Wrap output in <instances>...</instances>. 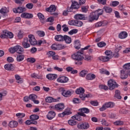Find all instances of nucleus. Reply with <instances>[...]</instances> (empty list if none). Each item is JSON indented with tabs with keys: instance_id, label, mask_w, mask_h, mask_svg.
I'll use <instances>...</instances> for the list:
<instances>
[{
	"instance_id": "e2e57ef3",
	"label": "nucleus",
	"mask_w": 130,
	"mask_h": 130,
	"mask_svg": "<svg viewBox=\"0 0 130 130\" xmlns=\"http://www.w3.org/2000/svg\"><path fill=\"white\" fill-rule=\"evenodd\" d=\"M16 46H14V47L10 48L9 49V52L10 53H15L16 52Z\"/></svg>"
},
{
	"instance_id": "cd10ccee",
	"label": "nucleus",
	"mask_w": 130,
	"mask_h": 130,
	"mask_svg": "<svg viewBox=\"0 0 130 130\" xmlns=\"http://www.w3.org/2000/svg\"><path fill=\"white\" fill-rule=\"evenodd\" d=\"M103 10L107 14H110V13H112V8L111 7L104 6Z\"/></svg>"
},
{
	"instance_id": "7c9ffc66",
	"label": "nucleus",
	"mask_w": 130,
	"mask_h": 130,
	"mask_svg": "<svg viewBox=\"0 0 130 130\" xmlns=\"http://www.w3.org/2000/svg\"><path fill=\"white\" fill-rule=\"evenodd\" d=\"M95 78H96V76L94 74H88L86 75V80H94Z\"/></svg>"
},
{
	"instance_id": "a18cd8bd",
	"label": "nucleus",
	"mask_w": 130,
	"mask_h": 130,
	"mask_svg": "<svg viewBox=\"0 0 130 130\" xmlns=\"http://www.w3.org/2000/svg\"><path fill=\"white\" fill-rule=\"evenodd\" d=\"M79 97L81 99L84 101L85 100V98H89V97H90V94H84V93H83L80 94Z\"/></svg>"
},
{
	"instance_id": "79ce46f5",
	"label": "nucleus",
	"mask_w": 130,
	"mask_h": 130,
	"mask_svg": "<svg viewBox=\"0 0 130 130\" xmlns=\"http://www.w3.org/2000/svg\"><path fill=\"white\" fill-rule=\"evenodd\" d=\"M29 118L32 120H37V119H39V116L37 115H31L30 116Z\"/></svg>"
},
{
	"instance_id": "423d86ee",
	"label": "nucleus",
	"mask_w": 130,
	"mask_h": 130,
	"mask_svg": "<svg viewBox=\"0 0 130 130\" xmlns=\"http://www.w3.org/2000/svg\"><path fill=\"white\" fill-rule=\"evenodd\" d=\"M87 20H88V22H93L95 20H98V16L95 13H91L87 17Z\"/></svg>"
},
{
	"instance_id": "2eb2a0df",
	"label": "nucleus",
	"mask_w": 130,
	"mask_h": 130,
	"mask_svg": "<svg viewBox=\"0 0 130 130\" xmlns=\"http://www.w3.org/2000/svg\"><path fill=\"white\" fill-rule=\"evenodd\" d=\"M18 122L16 121H11L8 124V126L10 127L11 128H15L18 126Z\"/></svg>"
},
{
	"instance_id": "aec40b11",
	"label": "nucleus",
	"mask_w": 130,
	"mask_h": 130,
	"mask_svg": "<svg viewBox=\"0 0 130 130\" xmlns=\"http://www.w3.org/2000/svg\"><path fill=\"white\" fill-rule=\"evenodd\" d=\"M38 16L42 24H45V23H46V20H45V17H44V15H43V14H42L41 13H39L38 14Z\"/></svg>"
},
{
	"instance_id": "c756f323",
	"label": "nucleus",
	"mask_w": 130,
	"mask_h": 130,
	"mask_svg": "<svg viewBox=\"0 0 130 130\" xmlns=\"http://www.w3.org/2000/svg\"><path fill=\"white\" fill-rule=\"evenodd\" d=\"M46 102H48V103H52V102H56V99L53 98L52 97L49 96L46 98Z\"/></svg>"
},
{
	"instance_id": "5fc2aeb1",
	"label": "nucleus",
	"mask_w": 130,
	"mask_h": 130,
	"mask_svg": "<svg viewBox=\"0 0 130 130\" xmlns=\"http://www.w3.org/2000/svg\"><path fill=\"white\" fill-rule=\"evenodd\" d=\"M98 46L99 47H104V46H106V43L104 42H101L98 43Z\"/></svg>"
},
{
	"instance_id": "052dcab7",
	"label": "nucleus",
	"mask_w": 130,
	"mask_h": 130,
	"mask_svg": "<svg viewBox=\"0 0 130 130\" xmlns=\"http://www.w3.org/2000/svg\"><path fill=\"white\" fill-rule=\"evenodd\" d=\"M25 115H26L25 114V113H18L16 114V116L17 117H21V118L23 117H25Z\"/></svg>"
},
{
	"instance_id": "69168bd1",
	"label": "nucleus",
	"mask_w": 130,
	"mask_h": 130,
	"mask_svg": "<svg viewBox=\"0 0 130 130\" xmlns=\"http://www.w3.org/2000/svg\"><path fill=\"white\" fill-rule=\"evenodd\" d=\"M119 5V2L118 1H114L112 2V6L113 7H117Z\"/></svg>"
},
{
	"instance_id": "338daca9",
	"label": "nucleus",
	"mask_w": 130,
	"mask_h": 130,
	"mask_svg": "<svg viewBox=\"0 0 130 130\" xmlns=\"http://www.w3.org/2000/svg\"><path fill=\"white\" fill-rule=\"evenodd\" d=\"M90 104H91V105H92V106H98V102L97 101H91L90 102Z\"/></svg>"
},
{
	"instance_id": "20e7f679",
	"label": "nucleus",
	"mask_w": 130,
	"mask_h": 130,
	"mask_svg": "<svg viewBox=\"0 0 130 130\" xmlns=\"http://www.w3.org/2000/svg\"><path fill=\"white\" fill-rule=\"evenodd\" d=\"M77 127L79 129H88L90 127V124L87 122H83L78 123Z\"/></svg>"
},
{
	"instance_id": "f704fd0d",
	"label": "nucleus",
	"mask_w": 130,
	"mask_h": 130,
	"mask_svg": "<svg viewBox=\"0 0 130 130\" xmlns=\"http://www.w3.org/2000/svg\"><path fill=\"white\" fill-rule=\"evenodd\" d=\"M115 94L114 95L115 98L117 99H121L122 97L120 95V91L119 90H115Z\"/></svg>"
},
{
	"instance_id": "ddd939ff",
	"label": "nucleus",
	"mask_w": 130,
	"mask_h": 130,
	"mask_svg": "<svg viewBox=\"0 0 130 130\" xmlns=\"http://www.w3.org/2000/svg\"><path fill=\"white\" fill-rule=\"evenodd\" d=\"M55 112L53 111H49L48 114L47 115V118L50 120H51V119H53L54 118V117H55Z\"/></svg>"
},
{
	"instance_id": "f03ea898",
	"label": "nucleus",
	"mask_w": 130,
	"mask_h": 130,
	"mask_svg": "<svg viewBox=\"0 0 130 130\" xmlns=\"http://www.w3.org/2000/svg\"><path fill=\"white\" fill-rule=\"evenodd\" d=\"M108 86L104 85H100L99 86L100 89H103V90H105V91H107L108 89L109 90H114L115 88H118V84L115 82V80L113 79H111L108 81ZM109 87V88H108Z\"/></svg>"
},
{
	"instance_id": "09e8293b",
	"label": "nucleus",
	"mask_w": 130,
	"mask_h": 130,
	"mask_svg": "<svg viewBox=\"0 0 130 130\" xmlns=\"http://www.w3.org/2000/svg\"><path fill=\"white\" fill-rule=\"evenodd\" d=\"M68 123L70 125H76L77 124V122L73 119H70L68 121Z\"/></svg>"
},
{
	"instance_id": "412c9836",
	"label": "nucleus",
	"mask_w": 130,
	"mask_h": 130,
	"mask_svg": "<svg viewBox=\"0 0 130 130\" xmlns=\"http://www.w3.org/2000/svg\"><path fill=\"white\" fill-rule=\"evenodd\" d=\"M15 50L16 52L19 54H22V53L24 52V49L21 47V46H16Z\"/></svg>"
},
{
	"instance_id": "c85d7f7f",
	"label": "nucleus",
	"mask_w": 130,
	"mask_h": 130,
	"mask_svg": "<svg viewBox=\"0 0 130 130\" xmlns=\"http://www.w3.org/2000/svg\"><path fill=\"white\" fill-rule=\"evenodd\" d=\"M63 41H65L66 43H67L68 44H70V43H71L72 42V38H71V37L67 35H64Z\"/></svg>"
},
{
	"instance_id": "4c0bfd02",
	"label": "nucleus",
	"mask_w": 130,
	"mask_h": 130,
	"mask_svg": "<svg viewBox=\"0 0 130 130\" xmlns=\"http://www.w3.org/2000/svg\"><path fill=\"white\" fill-rule=\"evenodd\" d=\"M15 77L16 80H17L16 82L18 83V84H22V83H23V80L21 79V77H20V76L16 75Z\"/></svg>"
},
{
	"instance_id": "4be33fe9",
	"label": "nucleus",
	"mask_w": 130,
	"mask_h": 130,
	"mask_svg": "<svg viewBox=\"0 0 130 130\" xmlns=\"http://www.w3.org/2000/svg\"><path fill=\"white\" fill-rule=\"evenodd\" d=\"M0 13L2 15H4V17L5 16H8V14H7V13H9V10L7 8L4 7L0 10Z\"/></svg>"
},
{
	"instance_id": "6ab92c4d",
	"label": "nucleus",
	"mask_w": 130,
	"mask_h": 130,
	"mask_svg": "<svg viewBox=\"0 0 130 130\" xmlns=\"http://www.w3.org/2000/svg\"><path fill=\"white\" fill-rule=\"evenodd\" d=\"M29 42V40L28 38H26L24 39L23 41L22 42V45L23 47L25 48H28V47H30V44L28 43Z\"/></svg>"
},
{
	"instance_id": "de8ad7c7",
	"label": "nucleus",
	"mask_w": 130,
	"mask_h": 130,
	"mask_svg": "<svg viewBox=\"0 0 130 130\" xmlns=\"http://www.w3.org/2000/svg\"><path fill=\"white\" fill-rule=\"evenodd\" d=\"M26 60L28 62H30V63H34L36 61V59L33 57L27 58Z\"/></svg>"
},
{
	"instance_id": "6e6d98bb",
	"label": "nucleus",
	"mask_w": 130,
	"mask_h": 130,
	"mask_svg": "<svg viewBox=\"0 0 130 130\" xmlns=\"http://www.w3.org/2000/svg\"><path fill=\"white\" fill-rule=\"evenodd\" d=\"M98 14H96V16H98V18H99V16H101V15L103 14V13L104 12V11H103V9H99L98 11Z\"/></svg>"
},
{
	"instance_id": "b1692460",
	"label": "nucleus",
	"mask_w": 130,
	"mask_h": 130,
	"mask_svg": "<svg viewBox=\"0 0 130 130\" xmlns=\"http://www.w3.org/2000/svg\"><path fill=\"white\" fill-rule=\"evenodd\" d=\"M127 37V32L125 31H122L119 34V38L120 39H124Z\"/></svg>"
},
{
	"instance_id": "7ed1b4c3",
	"label": "nucleus",
	"mask_w": 130,
	"mask_h": 130,
	"mask_svg": "<svg viewBox=\"0 0 130 130\" xmlns=\"http://www.w3.org/2000/svg\"><path fill=\"white\" fill-rule=\"evenodd\" d=\"M80 8V6H79V3L77 2H72V4L71 7H67V10H66L68 13H70L73 11V9L74 10H78V9Z\"/></svg>"
},
{
	"instance_id": "0eeeda50",
	"label": "nucleus",
	"mask_w": 130,
	"mask_h": 130,
	"mask_svg": "<svg viewBox=\"0 0 130 130\" xmlns=\"http://www.w3.org/2000/svg\"><path fill=\"white\" fill-rule=\"evenodd\" d=\"M29 38V42L31 45H37V41L35 39V37L33 35H28Z\"/></svg>"
},
{
	"instance_id": "bf43d9fd",
	"label": "nucleus",
	"mask_w": 130,
	"mask_h": 130,
	"mask_svg": "<svg viewBox=\"0 0 130 130\" xmlns=\"http://www.w3.org/2000/svg\"><path fill=\"white\" fill-rule=\"evenodd\" d=\"M62 30L64 32H68L69 31V27L67 26V24H63L62 25Z\"/></svg>"
},
{
	"instance_id": "5701e85b",
	"label": "nucleus",
	"mask_w": 130,
	"mask_h": 130,
	"mask_svg": "<svg viewBox=\"0 0 130 130\" xmlns=\"http://www.w3.org/2000/svg\"><path fill=\"white\" fill-rule=\"evenodd\" d=\"M4 68L7 71H14V66L13 64H6L5 65Z\"/></svg>"
},
{
	"instance_id": "8fccbe9b",
	"label": "nucleus",
	"mask_w": 130,
	"mask_h": 130,
	"mask_svg": "<svg viewBox=\"0 0 130 130\" xmlns=\"http://www.w3.org/2000/svg\"><path fill=\"white\" fill-rule=\"evenodd\" d=\"M37 34H38L40 37H44V36H45V32L43 31H38Z\"/></svg>"
},
{
	"instance_id": "3c124183",
	"label": "nucleus",
	"mask_w": 130,
	"mask_h": 130,
	"mask_svg": "<svg viewBox=\"0 0 130 130\" xmlns=\"http://www.w3.org/2000/svg\"><path fill=\"white\" fill-rule=\"evenodd\" d=\"M66 47H64V45H61V44H57V50H60L61 49H64Z\"/></svg>"
},
{
	"instance_id": "9d476101",
	"label": "nucleus",
	"mask_w": 130,
	"mask_h": 130,
	"mask_svg": "<svg viewBox=\"0 0 130 130\" xmlns=\"http://www.w3.org/2000/svg\"><path fill=\"white\" fill-rule=\"evenodd\" d=\"M57 81L58 83H61L62 84H64L69 82V78H68L66 76H61L57 78Z\"/></svg>"
},
{
	"instance_id": "680f3d73",
	"label": "nucleus",
	"mask_w": 130,
	"mask_h": 130,
	"mask_svg": "<svg viewBox=\"0 0 130 130\" xmlns=\"http://www.w3.org/2000/svg\"><path fill=\"white\" fill-rule=\"evenodd\" d=\"M26 8H27V9H29V10H31V9H33V4L28 3V4H26Z\"/></svg>"
},
{
	"instance_id": "4d7b16f0",
	"label": "nucleus",
	"mask_w": 130,
	"mask_h": 130,
	"mask_svg": "<svg viewBox=\"0 0 130 130\" xmlns=\"http://www.w3.org/2000/svg\"><path fill=\"white\" fill-rule=\"evenodd\" d=\"M124 70H130V63L125 64L123 67Z\"/></svg>"
},
{
	"instance_id": "dca6fc26",
	"label": "nucleus",
	"mask_w": 130,
	"mask_h": 130,
	"mask_svg": "<svg viewBox=\"0 0 130 130\" xmlns=\"http://www.w3.org/2000/svg\"><path fill=\"white\" fill-rule=\"evenodd\" d=\"M64 38V36H63L61 35H57L55 36L54 39L56 41L59 42H62Z\"/></svg>"
},
{
	"instance_id": "72a5a7b5",
	"label": "nucleus",
	"mask_w": 130,
	"mask_h": 130,
	"mask_svg": "<svg viewBox=\"0 0 130 130\" xmlns=\"http://www.w3.org/2000/svg\"><path fill=\"white\" fill-rule=\"evenodd\" d=\"M75 92L76 94H80L81 95V94H84V93H85V89L83 87H80L79 88L76 89Z\"/></svg>"
},
{
	"instance_id": "a19ab883",
	"label": "nucleus",
	"mask_w": 130,
	"mask_h": 130,
	"mask_svg": "<svg viewBox=\"0 0 130 130\" xmlns=\"http://www.w3.org/2000/svg\"><path fill=\"white\" fill-rule=\"evenodd\" d=\"M100 72L101 73V74H105V75H109L110 74V73H109V72L108 71H107L106 70H105L104 69H100Z\"/></svg>"
},
{
	"instance_id": "f257e3e1",
	"label": "nucleus",
	"mask_w": 130,
	"mask_h": 130,
	"mask_svg": "<svg viewBox=\"0 0 130 130\" xmlns=\"http://www.w3.org/2000/svg\"><path fill=\"white\" fill-rule=\"evenodd\" d=\"M91 46L88 45L85 47L84 48H81V50L77 51V53L73 54L72 55V57L73 59L76 60L75 62V64L77 66H82L83 64V59L84 60H87V61H90L93 59V57L89 55H85L84 57L82 56V54L84 53V50H87V49H89Z\"/></svg>"
},
{
	"instance_id": "2f4dec72",
	"label": "nucleus",
	"mask_w": 130,
	"mask_h": 130,
	"mask_svg": "<svg viewBox=\"0 0 130 130\" xmlns=\"http://www.w3.org/2000/svg\"><path fill=\"white\" fill-rule=\"evenodd\" d=\"M4 32L5 34H6L7 38L12 39L14 37V34H12V32H10L7 30H4Z\"/></svg>"
},
{
	"instance_id": "f3484780",
	"label": "nucleus",
	"mask_w": 130,
	"mask_h": 130,
	"mask_svg": "<svg viewBox=\"0 0 130 130\" xmlns=\"http://www.w3.org/2000/svg\"><path fill=\"white\" fill-rule=\"evenodd\" d=\"M46 11L49 13H53V12H55V11H56V7H55V5H52L49 8H47Z\"/></svg>"
},
{
	"instance_id": "49530a36",
	"label": "nucleus",
	"mask_w": 130,
	"mask_h": 130,
	"mask_svg": "<svg viewBox=\"0 0 130 130\" xmlns=\"http://www.w3.org/2000/svg\"><path fill=\"white\" fill-rule=\"evenodd\" d=\"M72 95V92L70 90H68L67 91H65L64 92V94L62 95V96H64V97H70Z\"/></svg>"
},
{
	"instance_id": "9b49d317",
	"label": "nucleus",
	"mask_w": 130,
	"mask_h": 130,
	"mask_svg": "<svg viewBox=\"0 0 130 130\" xmlns=\"http://www.w3.org/2000/svg\"><path fill=\"white\" fill-rule=\"evenodd\" d=\"M70 114H72V112H71V110L69 108H67L66 109L65 111L59 114L58 116L59 117H63L64 115H70Z\"/></svg>"
},
{
	"instance_id": "ea45409f",
	"label": "nucleus",
	"mask_w": 130,
	"mask_h": 130,
	"mask_svg": "<svg viewBox=\"0 0 130 130\" xmlns=\"http://www.w3.org/2000/svg\"><path fill=\"white\" fill-rule=\"evenodd\" d=\"M105 53L107 56H108L109 57H110V58H112L113 54L111 51H109V50L106 51Z\"/></svg>"
},
{
	"instance_id": "37998d69",
	"label": "nucleus",
	"mask_w": 130,
	"mask_h": 130,
	"mask_svg": "<svg viewBox=\"0 0 130 130\" xmlns=\"http://www.w3.org/2000/svg\"><path fill=\"white\" fill-rule=\"evenodd\" d=\"M75 26L77 27H82L83 26V22L79 20H75Z\"/></svg>"
},
{
	"instance_id": "e433bc0d",
	"label": "nucleus",
	"mask_w": 130,
	"mask_h": 130,
	"mask_svg": "<svg viewBox=\"0 0 130 130\" xmlns=\"http://www.w3.org/2000/svg\"><path fill=\"white\" fill-rule=\"evenodd\" d=\"M106 108H112V107H114V103L112 102H108L105 104Z\"/></svg>"
},
{
	"instance_id": "473e14b6",
	"label": "nucleus",
	"mask_w": 130,
	"mask_h": 130,
	"mask_svg": "<svg viewBox=\"0 0 130 130\" xmlns=\"http://www.w3.org/2000/svg\"><path fill=\"white\" fill-rule=\"evenodd\" d=\"M24 58H25V56L23 54H19L17 55V61H23V60H24Z\"/></svg>"
},
{
	"instance_id": "603ef678",
	"label": "nucleus",
	"mask_w": 130,
	"mask_h": 130,
	"mask_svg": "<svg viewBox=\"0 0 130 130\" xmlns=\"http://www.w3.org/2000/svg\"><path fill=\"white\" fill-rule=\"evenodd\" d=\"M76 33H78V29H73L71 30H70L68 34L70 35H73L74 34H76Z\"/></svg>"
},
{
	"instance_id": "bb28decb",
	"label": "nucleus",
	"mask_w": 130,
	"mask_h": 130,
	"mask_svg": "<svg viewBox=\"0 0 130 130\" xmlns=\"http://www.w3.org/2000/svg\"><path fill=\"white\" fill-rule=\"evenodd\" d=\"M57 110H59V111H61L63 109H64V104L63 103H60L56 105Z\"/></svg>"
},
{
	"instance_id": "6e6552de",
	"label": "nucleus",
	"mask_w": 130,
	"mask_h": 130,
	"mask_svg": "<svg viewBox=\"0 0 130 130\" xmlns=\"http://www.w3.org/2000/svg\"><path fill=\"white\" fill-rule=\"evenodd\" d=\"M121 79L122 80H125L128 77V71L123 69L120 71Z\"/></svg>"
},
{
	"instance_id": "f8f14e48",
	"label": "nucleus",
	"mask_w": 130,
	"mask_h": 130,
	"mask_svg": "<svg viewBox=\"0 0 130 130\" xmlns=\"http://www.w3.org/2000/svg\"><path fill=\"white\" fill-rule=\"evenodd\" d=\"M74 18H75L76 20H87L88 17H85V15L84 14H77L75 15Z\"/></svg>"
},
{
	"instance_id": "1a4fd4ad",
	"label": "nucleus",
	"mask_w": 130,
	"mask_h": 130,
	"mask_svg": "<svg viewBox=\"0 0 130 130\" xmlns=\"http://www.w3.org/2000/svg\"><path fill=\"white\" fill-rule=\"evenodd\" d=\"M26 8L24 7H19L17 8H14L13 9V12L15 14H21V13H23V12H25L26 11Z\"/></svg>"
},
{
	"instance_id": "0e129e2a",
	"label": "nucleus",
	"mask_w": 130,
	"mask_h": 130,
	"mask_svg": "<svg viewBox=\"0 0 130 130\" xmlns=\"http://www.w3.org/2000/svg\"><path fill=\"white\" fill-rule=\"evenodd\" d=\"M76 20H71L68 21V24L70 26H75Z\"/></svg>"
},
{
	"instance_id": "864d4df0",
	"label": "nucleus",
	"mask_w": 130,
	"mask_h": 130,
	"mask_svg": "<svg viewBox=\"0 0 130 130\" xmlns=\"http://www.w3.org/2000/svg\"><path fill=\"white\" fill-rule=\"evenodd\" d=\"M48 57H53L54 55H55V52L50 51L47 53Z\"/></svg>"
},
{
	"instance_id": "a878e982",
	"label": "nucleus",
	"mask_w": 130,
	"mask_h": 130,
	"mask_svg": "<svg viewBox=\"0 0 130 130\" xmlns=\"http://www.w3.org/2000/svg\"><path fill=\"white\" fill-rule=\"evenodd\" d=\"M111 58L109 57L108 56H101L99 58V59L100 60H102V61L106 62V61H109V60Z\"/></svg>"
},
{
	"instance_id": "c03bdc74",
	"label": "nucleus",
	"mask_w": 130,
	"mask_h": 130,
	"mask_svg": "<svg viewBox=\"0 0 130 130\" xmlns=\"http://www.w3.org/2000/svg\"><path fill=\"white\" fill-rule=\"evenodd\" d=\"M29 100H31V101H34L35 100H36L37 99V95L35 94H31L29 95Z\"/></svg>"
},
{
	"instance_id": "39448f33",
	"label": "nucleus",
	"mask_w": 130,
	"mask_h": 130,
	"mask_svg": "<svg viewBox=\"0 0 130 130\" xmlns=\"http://www.w3.org/2000/svg\"><path fill=\"white\" fill-rule=\"evenodd\" d=\"M78 110L79 111H80L79 112H78V114H79V115L83 116V117H86L87 116V115H86L85 113L88 114L90 112V110H89V109L87 108H82L79 109Z\"/></svg>"
},
{
	"instance_id": "774afa93",
	"label": "nucleus",
	"mask_w": 130,
	"mask_h": 130,
	"mask_svg": "<svg viewBox=\"0 0 130 130\" xmlns=\"http://www.w3.org/2000/svg\"><path fill=\"white\" fill-rule=\"evenodd\" d=\"M99 4H101L102 5H106V0H97Z\"/></svg>"
},
{
	"instance_id": "58836bf2",
	"label": "nucleus",
	"mask_w": 130,
	"mask_h": 130,
	"mask_svg": "<svg viewBox=\"0 0 130 130\" xmlns=\"http://www.w3.org/2000/svg\"><path fill=\"white\" fill-rule=\"evenodd\" d=\"M88 74V71L87 70H83L81 71L79 74L80 76L82 77V78H84Z\"/></svg>"
},
{
	"instance_id": "c9c22d12",
	"label": "nucleus",
	"mask_w": 130,
	"mask_h": 130,
	"mask_svg": "<svg viewBox=\"0 0 130 130\" xmlns=\"http://www.w3.org/2000/svg\"><path fill=\"white\" fill-rule=\"evenodd\" d=\"M75 46L74 47L76 49H80L81 48V43H80V41L76 40L75 41Z\"/></svg>"
},
{
	"instance_id": "a211bd4d",
	"label": "nucleus",
	"mask_w": 130,
	"mask_h": 130,
	"mask_svg": "<svg viewBox=\"0 0 130 130\" xmlns=\"http://www.w3.org/2000/svg\"><path fill=\"white\" fill-rule=\"evenodd\" d=\"M21 18H24L25 19H31V18H33V14L23 13L21 15Z\"/></svg>"
},
{
	"instance_id": "4468645a",
	"label": "nucleus",
	"mask_w": 130,
	"mask_h": 130,
	"mask_svg": "<svg viewBox=\"0 0 130 130\" xmlns=\"http://www.w3.org/2000/svg\"><path fill=\"white\" fill-rule=\"evenodd\" d=\"M122 48V47L121 46H120L119 48H117L115 49V51L113 54V57H115V58H118L119 57V50Z\"/></svg>"
},
{
	"instance_id": "393cba45",
	"label": "nucleus",
	"mask_w": 130,
	"mask_h": 130,
	"mask_svg": "<svg viewBox=\"0 0 130 130\" xmlns=\"http://www.w3.org/2000/svg\"><path fill=\"white\" fill-rule=\"evenodd\" d=\"M46 78L48 80H55L57 78V75L56 74H48L46 76Z\"/></svg>"
},
{
	"instance_id": "13d9d810",
	"label": "nucleus",
	"mask_w": 130,
	"mask_h": 130,
	"mask_svg": "<svg viewBox=\"0 0 130 130\" xmlns=\"http://www.w3.org/2000/svg\"><path fill=\"white\" fill-rule=\"evenodd\" d=\"M115 125H122L123 124V121H116L114 122Z\"/></svg>"
}]
</instances>
